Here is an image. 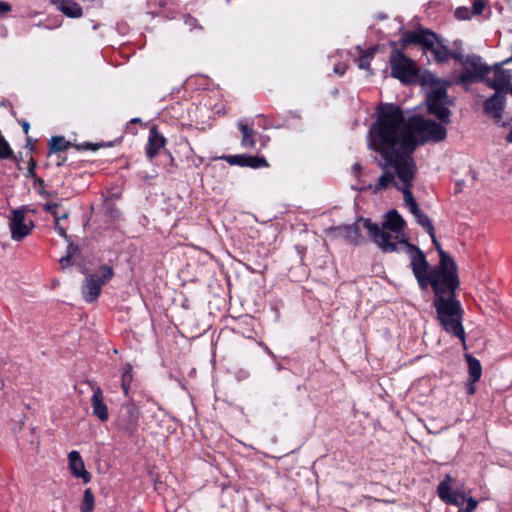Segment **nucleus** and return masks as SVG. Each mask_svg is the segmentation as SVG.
I'll return each instance as SVG.
<instances>
[{
    "label": "nucleus",
    "instance_id": "obj_2",
    "mask_svg": "<svg viewBox=\"0 0 512 512\" xmlns=\"http://www.w3.org/2000/svg\"><path fill=\"white\" fill-rule=\"evenodd\" d=\"M363 222L364 228L369 232L373 241L385 253L397 251V236H393L387 230L393 233H401L405 227V221L402 216L396 211L391 210L386 214V220L380 228L376 223H372L370 219H360Z\"/></svg>",
    "mask_w": 512,
    "mask_h": 512
},
{
    "label": "nucleus",
    "instance_id": "obj_45",
    "mask_svg": "<svg viewBox=\"0 0 512 512\" xmlns=\"http://www.w3.org/2000/svg\"><path fill=\"white\" fill-rule=\"evenodd\" d=\"M34 169H35V163H34V161L31 159V161H30V163H29V168H28L29 173H33V172H34Z\"/></svg>",
    "mask_w": 512,
    "mask_h": 512
},
{
    "label": "nucleus",
    "instance_id": "obj_31",
    "mask_svg": "<svg viewBox=\"0 0 512 512\" xmlns=\"http://www.w3.org/2000/svg\"><path fill=\"white\" fill-rule=\"evenodd\" d=\"M429 236L435 246V249L438 252L440 258L439 263H442V265H444L445 262L452 261L453 259L442 249L440 243L438 242L435 235V230L432 232V234H429Z\"/></svg>",
    "mask_w": 512,
    "mask_h": 512
},
{
    "label": "nucleus",
    "instance_id": "obj_8",
    "mask_svg": "<svg viewBox=\"0 0 512 512\" xmlns=\"http://www.w3.org/2000/svg\"><path fill=\"white\" fill-rule=\"evenodd\" d=\"M407 248V253L410 257V266L412 272L421 289H427L430 279L429 263L423 251L417 246L409 243L407 240L399 242Z\"/></svg>",
    "mask_w": 512,
    "mask_h": 512
},
{
    "label": "nucleus",
    "instance_id": "obj_23",
    "mask_svg": "<svg viewBox=\"0 0 512 512\" xmlns=\"http://www.w3.org/2000/svg\"><path fill=\"white\" fill-rule=\"evenodd\" d=\"M339 234L348 242L359 245L363 242L358 223L353 225L339 226L336 228Z\"/></svg>",
    "mask_w": 512,
    "mask_h": 512
},
{
    "label": "nucleus",
    "instance_id": "obj_22",
    "mask_svg": "<svg viewBox=\"0 0 512 512\" xmlns=\"http://www.w3.org/2000/svg\"><path fill=\"white\" fill-rule=\"evenodd\" d=\"M500 90L490 96L484 103V111L493 118H501L504 108V96L499 93Z\"/></svg>",
    "mask_w": 512,
    "mask_h": 512
},
{
    "label": "nucleus",
    "instance_id": "obj_20",
    "mask_svg": "<svg viewBox=\"0 0 512 512\" xmlns=\"http://www.w3.org/2000/svg\"><path fill=\"white\" fill-rule=\"evenodd\" d=\"M226 159L231 165H238L242 167L261 168L268 166L267 160L264 157L259 156L231 155Z\"/></svg>",
    "mask_w": 512,
    "mask_h": 512
},
{
    "label": "nucleus",
    "instance_id": "obj_27",
    "mask_svg": "<svg viewBox=\"0 0 512 512\" xmlns=\"http://www.w3.org/2000/svg\"><path fill=\"white\" fill-rule=\"evenodd\" d=\"M429 51L433 54L435 60L438 62H445L451 56V51L438 41L435 42V46H433Z\"/></svg>",
    "mask_w": 512,
    "mask_h": 512
},
{
    "label": "nucleus",
    "instance_id": "obj_33",
    "mask_svg": "<svg viewBox=\"0 0 512 512\" xmlns=\"http://www.w3.org/2000/svg\"><path fill=\"white\" fill-rule=\"evenodd\" d=\"M76 250V246H74L72 243L68 244L67 254L60 259V264L62 268H66L72 265L71 259Z\"/></svg>",
    "mask_w": 512,
    "mask_h": 512
},
{
    "label": "nucleus",
    "instance_id": "obj_46",
    "mask_svg": "<svg viewBox=\"0 0 512 512\" xmlns=\"http://www.w3.org/2000/svg\"><path fill=\"white\" fill-rule=\"evenodd\" d=\"M360 170H361V166H360V164L355 163V164L353 165V171H354L356 174H358Z\"/></svg>",
    "mask_w": 512,
    "mask_h": 512
},
{
    "label": "nucleus",
    "instance_id": "obj_48",
    "mask_svg": "<svg viewBox=\"0 0 512 512\" xmlns=\"http://www.w3.org/2000/svg\"><path fill=\"white\" fill-rule=\"evenodd\" d=\"M139 121H140L139 118H135V119L132 120V122H134V123L139 122Z\"/></svg>",
    "mask_w": 512,
    "mask_h": 512
},
{
    "label": "nucleus",
    "instance_id": "obj_42",
    "mask_svg": "<svg viewBox=\"0 0 512 512\" xmlns=\"http://www.w3.org/2000/svg\"><path fill=\"white\" fill-rule=\"evenodd\" d=\"M84 148L85 149H91V150L95 151V150L98 149V145L97 144H92V143H86Z\"/></svg>",
    "mask_w": 512,
    "mask_h": 512
},
{
    "label": "nucleus",
    "instance_id": "obj_30",
    "mask_svg": "<svg viewBox=\"0 0 512 512\" xmlns=\"http://www.w3.org/2000/svg\"><path fill=\"white\" fill-rule=\"evenodd\" d=\"M375 48H370L366 50L358 59V67L360 69L369 70L370 69V61L374 55Z\"/></svg>",
    "mask_w": 512,
    "mask_h": 512
},
{
    "label": "nucleus",
    "instance_id": "obj_17",
    "mask_svg": "<svg viewBox=\"0 0 512 512\" xmlns=\"http://www.w3.org/2000/svg\"><path fill=\"white\" fill-rule=\"evenodd\" d=\"M69 469L73 477L81 479L84 484L91 481V474L86 470L84 461L77 450L68 455Z\"/></svg>",
    "mask_w": 512,
    "mask_h": 512
},
{
    "label": "nucleus",
    "instance_id": "obj_40",
    "mask_svg": "<svg viewBox=\"0 0 512 512\" xmlns=\"http://www.w3.org/2000/svg\"><path fill=\"white\" fill-rule=\"evenodd\" d=\"M477 381H472L471 379L468 380L466 383V390L469 395H473L476 391L475 383Z\"/></svg>",
    "mask_w": 512,
    "mask_h": 512
},
{
    "label": "nucleus",
    "instance_id": "obj_39",
    "mask_svg": "<svg viewBox=\"0 0 512 512\" xmlns=\"http://www.w3.org/2000/svg\"><path fill=\"white\" fill-rule=\"evenodd\" d=\"M55 230L57 231V233H58L61 237H63V238H64V239H66V240H69V237H68V235H67V233H66L65 228H64V227H62V226L60 225V223H59V222H55Z\"/></svg>",
    "mask_w": 512,
    "mask_h": 512
},
{
    "label": "nucleus",
    "instance_id": "obj_15",
    "mask_svg": "<svg viewBox=\"0 0 512 512\" xmlns=\"http://www.w3.org/2000/svg\"><path fill=\"white\" fill-rule=\"evenodd\" d=\"M453 482L454 478L450 475H446L438 484V496L446 504L457 506L459 508V512H461V508L464 507L467 497L465 494L452 489Z\"/></svg>",
    "mask_w": 512,
    "mask_h": 512
},
{
    "label": "nucleus",
    "instance_id": "obj_13",
    "mask_svg": "<svg viewBox=\"0 0 512 512\" xmlns=\"http://www.w3.org/2000/svg\"><path fill=\"white\" fill-rule=\"evenodd\" d=\"M139 417L140 411L134 403L123 404L119 409L117 426L128 435H133L138 428Z\"/></svg>",
    "mask_w": 512,
    "mask_h": 512
},
{
    "label": "nucleus",
    "instance_id": "obj_1",
    "mask_svg": "<svg viewBox=\"0 0 512 512\" xmlns=\"http://www.w3.org/2000/svg\"><path fill=\"white\" fill-rule=\"evenodd\" d=\"M378 118L374 128L375 143L379 149L397 147L403 156L398 157L399 173L413 166V175L417 167L412 157L417 146L426 142H440L446 138L445 127L435 121L420 116L406 118L402 109L392 103H382L377 108Z\"/></svg>",
    "mask_w": 512,
    "mask_h": 512
},
{
    "label": "nucleus",
    "instance_id": "obj_19",
    "mask_svg": "<svg viewBox=\"0 0 512 512\" xmlns=\"http://www.w3.org/2000/svg\"><path fill=\"white\" fill-rule=\"evenodd\" d=\"M166 139L158 131L156 126H152L149 131L148 142L146 145V155L149 159H153L159 151L165 146Z\"/></svg>",
    "mask_w": 512,
    "mask_h": 512
},
{
    "label": "nucleus",
    "instance_id": "obj_29",
    "mask_svg": "<svg viewBox=\"0 0 512 512\" xmlns=\"http://www.w3.org/2000/svg\"><path fill=\"white\" fill-rule=\"evenodd\" d=\"M95 505V498L91 488H87L83 494V500L80 505L81 512H93Z\"/></svg>",
    "mask_w": 512,
    "mask_h": 512
},
{
    "label": "nucleus",
    "instance_id": "obj_35",
    "mask_svg": "<svg viewBox=\"0 0 512 512\" xmlns=\"http://www.w3.org/2000/svg\"><path fill=\"white\" fill-rule=\"evenodd\" d=\"M466 505L461 508V512H474L477 508L478 501L473 497L466 498Z\"/></svg>",
    "mask_w": 512,
    "mask_h": 512
},
{
    "label": "nucleus",
    "instance_id": "obj_21",
    "mask_svg": "<svg viewBox=\"0 0 512 512\" xmlns=\"http://www.w3.org/2000/svg\"><path fill=\"white\" fill-rule=\"evenodd\" d=\"M50 3L69 18H80L83 15V8L74 0H50Z\"/></svg>",
    "mask_w": 512,
    "mask_h": 512
},
{
    "label": "nucleus",
    "instance_id": "obj_44",
    "mask_svg": "<svg viewBox=\"0 0 512 512\" xmlns=\"http://www.w3.org/2000/svg\"><path fill=\"white\" fill-rule=\"evenodd\" d=\"M22 128H23V131L25 134H28L29 132V129H30V124L26 121H23L22 122Z\"/></svg>",
    "mask_w": 512,
    "mask_h": 512
},
{
    "label": "nucleus",
    "instance_id": "obj_47",
    "mask_svg": "<svg viewBox=\"0 0 512 512\" xmlns=\"http://www.w3.org/2000/svg\"><path fill=\"white\" fill-rule=\"evenodd\" d=\"M41 195H42V196H49L50 194H49L47 191H42V192H41Z\"/></svg>",
    "mask_w": 512,
    "mask_h": 512
},
{
    "label": "nucleus",
    "instance_id": "obj_3",
    "mask_svg": "<svg viewBox=\"0 0 512 512\" xmlns=\"http://www.w3.org/2000/svg\"><path fill=\"white\" fill-rule=\"evenodd\" d=\"M433 306L443 330L459 338L465 344L466 335L462 325L464 310L460 301L456 297H434Z\"/></svg>",
    "mask_w": 512,
    "mask_h": 512
},
{
    "label": "nucleus",
    "instance_id": "obj_6",
    "mask_svg": "<svg viewBox=\"0 0 512 512\" xmlns=\"http://www.w3.org/2000/svg\"><path fill=\"white\" fill-rule=\"evenodd\" d=\"M399 177L403 181V185L401 186L402 193L404 196V202L410 213L416 218V222L421 225L428 234H432L435 230L432 221L419 208L411 191V187L415 179V175H413V166L410 165V168L407 169V171L399 173Z\"/></svg>",
    "mask_w": 512,
    "mask_h": 512
},
{
    "label": "nucleus",
    "instance_id": "obj_37",
    "mask_svg": "<svg viewBox=\"0 0 512 512\" xmlns=\"http://www.w3.org/2000/svg\"><path fill=\"white\" fill-rule=\"evenodd\" d=\"M455 15L458 19L467 20L472 16L470 10L466 7H459L455 11Z\"/></svg>",
    "mask_w": 512,
    "mask_h": 512
},
{
    "label": "nucleus",
    "instance_id": "obj_4",
    "mask_svg": "<svg viewBox=\"0 0 512 512\" xmlns=\"http://www.w3.org/2000/svg\"><path fill=\"white\" fill-rule=\"evenodd\" d=\"M369 148L379 153L382 158V161H379L378 164L382 168H393L394 172L386 171L379 178L375 185L374 192L377 193L383 189H386L388 186L393 185L398 190L402 191L401 186L403 185V181L399 177V166H398V157L404 155L397 147L387 148V149H379L377 144L375 143L374 136V128L371 126L369 130Z\"/></svg>",
    "mask_w": 512,
    "mask_h": 512
},
{
    "label": "nucleus",
    "instance_id": "obj_14",
    "mask_svg": "<svg viewBox=\"0 0 512 512\" xmlns=\"http://www.w3.org/2000/svg\"><path fill=\"white\" fill-rule=\"evenodd\" d=\"M490 72V67L482 62L481 57L477 55H468L463 66V72L460 76L462 82H472L482 80Z\"/></svg>",
    "mask_w": 512,
    "mask_h": 512
},
{
    "label": "nucleus",
    "instance_id": "obj_41",
    "mask_svg": "<svg viewBox=\"0 0 512 512\" xmlns=\"http://www.w3.org/2000/svg\"><path fill=\"white\" fill-rule=\"evenodd\" d=\"M11 5L7 2H4V1H0V13L3 14V13H7V12H10L11 11Z\"/></svg>",
    "mask_w": 512,
    "mask_h": 512
},
{
    "label": "nucleus",
    "instance_id": "obj_7",
    "mask_svg": "<svg viewBox=\"0 0 512 512\" xmlns=\"http://www.w3.org/2000/svg\"><path fill=\"white\" fill-rule=\"evenodd\" d=\"M428 111L436 116L442 123L450 122V110L448 108L451 105L446 91V87L440 84H434L431 87L430 92L426 98Z\"/></svg>",
    "mask_w": 512,
    "mask_h": 512
},
{
    "label": "nucleus",
    "instance_id": "obj_28",
    "mask_svg": "<svg viewBox=\"0 0 512 512\" xmlns=\"http://www.w3.org/2000/svg\"><path fill=\"white\" fill-rule=\"evenodd\" d=\"M133 380L132 365L126 363L123 367V373L121 376V387L125 396H128L130 386Z\"/></svg>",
    "mask_w": 512,
    "mask_h": 512
},
{
    "label": "nucleus",
    "instance_id": "obj_16",
    "mask_svg": "<svg viewBox=\"0 0 512 512\" xmlns=\"http://www.w3.org/2000/svg\"><path fill=\"white\" fill-rule=\"evenodd\" d=\"M437 40L438 38L436 34L428 30L407 32L403 36L404 43L422 45L427 51L435 46V42H437Z\"/></svg>",
    "mask_w": 512,
    "mask_h": 512
},
{
    "label": "nucleus",
    "instance_id": "obj_18",
    "mask_svg": "<svg viewBox=\"0 0 512 512\" xmlns=\"http://www.w3.org/2000/svg\"><path fill=\"white\" fill-rule=\"evenodd\" d=\"M91 406L93 415L100 421L105 422L109 418L108 407L104 403V396L102 389L99 386L93 387V395L91 397Z\"/></svg>",
    "mask_w": 512,
    "mask_h": 512
},
{
    "label": "nucleus",
    "instance_id": "obj_11",
    "mask_svg": "<svg viewBox=\"0 0 512 512\" xmlns=\"http://www.w3.org/2000/svg\"><path fill=\"white\" fill-rule=\"evenodd\" d=\"M390 66L392 77L403 83L411 82L417 74L414 63L398 50L392 52Z\"/></svg>",
    "mask_w": 512,
    "mask_h": 512
},
{
    "label": "nucleus",
    "instance_id": "obj_12",
    "mask_svg": "<svg viewBox=\"0 0 512 512\" xmlns=\"http://www.w3.org/2000/svg\"><path fill=\"white\" fill-rule=\"evenodd\" d=\"M488 86L495 90L507 88L512 94V56L494 65L493 78H487Z\"/></svg>",
    "mask_w": 512,
    "mask_h": 512
},
{
    "label": "nucleus",
    "instance_id": "obj_10",
    "mask_svg": "<svg viewBox=\"0 0 512 512\" xmlns=\"http://www.w3.org/2000/svg\"><path fill=\"white\" fill-rule=\"evenodd\" d=\"M25 213V207L16 208L12 209L11 214L7 217L11 239L14 241H22L35 228L33 220L27 218Z\"/></svg>",
    "mask_w": 512,
    "mask_h": 512
},
{
    "label": "nucleus",
    "instance_id": "obj_5",
    "mask_svg": "<svg viewBox=\"0 0 512 512\" xmlns=\"http://www.w3.org/2000/svg\"><path fill=\"white\" fill-rule=\"evenodd\" d=\"M460 281L457 274V265L454 260L439 263L436 268L430 270L429 285L434 291V297H456L455 292Z\"/></svg>",
    "mask_w": 512,
    "mask_h": 512
},
{
    "label": "nucleus",
    "instance_id": "obj_9",
    "mask_svg": "<svg viewBox=\"0 0 512 512\" xmlns=\"http://www.w3.org/2000/svg\"><path fill=\"white\" fill-rule=\"evenodd\" d=\"M114 271L108 265H102L97 274H91L86 277L82 285V295L85 301H95L100 293L102 286L105 285L113 277Z\"/></svg>",
    "mask_w": 512,
    "mask_h": 512
},
{
    "label": "nucleus",
    "instance_id": "obj_32",
    "mask_svg": "<svg viewBox=\"0 0 512 512\" xmlns=\"http://www.w3.org/2000/svg\"><path fill=\"white\" fill-rule=\"evenodd\" d=\"M58 206L59 205L57 203H53V202H48V203L44 204V206H43V209L45 211H47L53 215L55 222H59L60 220L66 219L68 217L67 212H64L61 215L58 214V212H57Z\"/></svg>",
    "mask_w": 512,
    "mask_h": 512
},
{
    "label": "nucleus",
    "instance_id": "obj_26",
    "mask_svg": "<svg viewBox=\"0 0 512 512\" xmlns=\"http://www.w3.org/2000/svg\"><path fill=\"white\" fill-rule=\"evenodd\" d=\"M468 364L469 379L472 381H479L482 375V366L478 359L470 354L465 355Z\"/></svg>",
    "mask_w": 512,
    "mask_h": 512
},
{
    "label": "nucleus",
    "instance_id": "obj_25",
    "mask_svg": "<svg viewBox=\"0 0 512 512\" xmlns=\"http://www.w3.org/2000/svg\"><path fill=\"white\" fill-rule=\"evenodd\" d=\"M238 127L242 134L241 145L246 149H252L255 147V131L252 127L243 124L241 121L238 122Z\"/></svg>",
    "mask_w": 512,
    "mask_h": 512
},
{
    "label": "nucleus",
    "instance_id": "obj_24",
    "mask_svg": "<svg viewBox=\"0 0 512 512\" xmlns=\"http://www.w3.org/2000/svg\"><path fill=\"white\" fill-rule=\"evenodd\" d=\"M71 146L63 136H54L49 141V154L50 156L57 155V165L60 166L65 158H61L60 152L66 151Z\"/></svg>",
    "mask_w": 512,
    "mask_h": 512
},
{
    "label": "nucleus",
    "instance_id": "obj_43",
    "mask_svg": "<svg viewBox=\"0 0 512 512\" xmlns=\"http://www.w3.org/2000/svg\"><path fill=\"white\" fill-rule=\"evenodd\" d=\"M334 71L339 75H343L345 73V67L335 66Z\"/></svg>",
    "mask_w": 512,
    "mask_h": 512
},
{
    "label": "nucleus",
    "instance_id": "obj_49",
    "mask_svg": "<svg viewBox=\"0 0 512 512\" xmlns=\"http://www.w3.org/2000/svg\"><path fill=\"white\" fill-rule=\"evenodd\" d=\"M3 388V382L0 380V389Z\"/></svg>",
    "mask_w": 512,
    "mask_h": 512
},
{
    "label": "nucleus",
    "instance_id": "obj_34",
    "mask_svg": "<svg viewBox=\"0 0 512 512\" xmlns=\"http://www.w3.org/2000/svg\"><path fill=\"white\" fill-rule=\"evenodd\" d=\"M13 155V151L9 145V143L5 140V138L0 136V159H8Z\"/></svg>",
    "mask_w": 512,
    "mask_h": 512
},
{
    "label": "nucleus",
    "instance_id": "obj_38",
    "mask_svg": "<svg viewBox=\"0 0 512 512\" xmlns=\"http://www.w3.org/2000/svg\"><path fill=\"white\" fill-rule=\"evenodd\" d=\"M450 58H454V59H455L456 61H458V62L462 65V67H463V66H464V64H465L466 59H468V55H467V56H465V55H463L461 52H455V53H452V52H451V56H450Z\"/></svg>",
    "mask_w": 512,
    "mask_h": 512
},
{
    "label": "nucleus",
    "instance_id": "obj_36",
    "mask_svg": "<svg viewBox=\"0 0 512 512\" xmlns=\"http://www.w3.org/2000/svg\"><path fill=\"white\" fill-rule=\"evenodd\" d=\"M486 6V2L484 0H475L472 4V10L470 11L472 15H479L483 12Z\"/></svg>",
    "mask_w": 512,
    "mask_h": 512
}]
</instances>
